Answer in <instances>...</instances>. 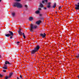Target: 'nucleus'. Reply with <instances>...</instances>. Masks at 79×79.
I'll list each match as a JSON object with an SVG mask.
<instances>
[{"label": "nucleus", "instance_id": "nucleus-1", "mask_svg": "<svg viewBox=\"0 0 79 79\" xmlns=\"http://www.w3.org/2000/svg\"><path fill=\"white\" fill-rule=\"evenodd\" d=\"M40 48V47L39 46L37 45L35 47L33 50H32L31 51V54L32 55H34L37 52Z\"/></svg>", "mask_w": 79, "mask_h": 79}, {"label": "nucleus", "instance_id": "nucleus-2", "mask_svg": "<svg viewBox=\"0 0 79 79\" xmlns=\"http://www.w3.org/2000/svg\"><path fill=\"white\" fill-rule=\"evenodd\" d=\"M37 27V26L35 25H32V24H31L30 25V31L31 32H34V30Z\"/></svg>", "mask_w": 79, "mask_h": 79}, {"label": "nucleus", "instance_id": "nucleus-3", "mask_svg": "<svg viewBox=\"0 0 79 79\" xmlns=\"http://www.w3.org/2000/svg\"><path fill=\"white\" fill-rule=\"evenodd\" d=\"M14 6H16L17 8H21L23 7V5L22 4L17 2L14 3Z\"/></svg>", "mask_w": 79, "mask_h": 79}, {"label": "nucleus", "instance_id": "nucleus-4", "mask_svg": "<svg viewBox=\"0 0 79 79\" xmlns=\"http://www.w3.org/2000/svg\"><path fill=\"white\" fill-rule=\"evenodd\" d=\"M9 34H5V35L6 37H10V35H13V33L11 31H9Z\"/></svg>", "mask_w": 79, "mask_h": 79}, {"label": "nucleus", "instance_id": "nucleus-5", "mask_svg": "<svg viewBox=\"0 0 79 79\" xmlns=\"http://www.w3.org/2000/svg\"><path fill=\"white\" fill-rule=\"evenodd\" d=\"M40 35L43 38H44V37H46V34H45V33H44V34H41Z\"/></svg>", "mask_w": 79, "mask_h": 79}, {"label": "nucleus", "instance_id": "nucleus-6", "mask_svg": "<svg viewBox=\"0 0 79 79\" xmlns=\"http://www.w3.org/2000/svg\"><path fill=\"white\" fill-rule=\"evenodd\" d=\"M21 31V28H19V30L18 31V33L20 35H23V33Z\"/></svg>", "mask_w": 79, "mask_h": 79}, {"label": "nucleus", "instance_id": "nucleus-7", "mask_svg": "<svg viewBox=\"0 0 79 79\" xmlns=\"http://www.w3.org/2000/svg\"><path fill=\"white\" fill-rule=\"evenodd\" d=\"M51 4V3L50 2H48V6H47V7L48 8H50V7L51 6V5H50Z\"/></svg>", "mask_w": 79, "mask_h": 79}, {"label": "nucleus", "instance_id": "nucleus-8", "mask_svg": "<svg viewBox=\"0 0 79 79\" xmlns=\"http://www.w3.org/2000/svg\"><path fill=\"white\" fill-rule=\"evenodd\" d=\"M3 69H7V65L6 64L4 65V67H3Z\"/></svg>", "mask_w": 79, "mask_h": 79}, {"label": "nucleus", "instance_id": "nucleus-9", "mask_svg": "<svg viewBox=\"0 0 79 79\" xmlns=\"http://www.w3.org/2000/svg\"><path fill=\"white\" fill-rule=\"evenodd\" d=\"M41 23V21L40 20H39L38 21H37L36 22V24H40V23Z\"/></svg>", "mask_w": 79, "mask_h": 79}, {"label": "nucleus", "instance_id": "nucleus-10", "mask_svg": "<svg viewBox=\"0 0 79 79\" xmlns=\"http://www.w3.org/2000/svg\"><path fill=\"white\" fill-rule=\"evenodd\" d=\"M12 17H15V15H16V13L15 12H12Z\"/></svg>", "mask_w": 79, "mask_h": 79}, {"label": "nucleus", "instance_id": "nucleus-11", "mask_svg": "<svg viewBox=\"0 0 79 79\" xmlns=\"http://www.w3.org/2000/svg\"><path fill=\"white\" fill-rule=\"evenodd\" d=\"M5 64H11L10 63V62H9V61H6L5 62Z\"/></svg>", "mask_w": 79, "mask_h": 79}, {"label": "nucleus", "instance_id": "nucleus-12", "mask_svg": "<svg viewBox=\"0 0 79 79\" xmlns=\"http://www.w3.org/2000/svg\"><path fill=\"white\" fill-rule=\"evenodd\" d=\"M13 73H11L9 74V77H11V76L13 75Z\"/></svg>", "mask_w": 79, "mask_h": 79}, {"label": "nucleus", "instance_id": "nucleus-13", "mask_svg": "<svg viewBox=\"0 0 79 79\" xmlns=\"http://www.w3.org/2000/svg\"><path fill=\"white\" fill-rule=\"evenodd\" d=\"M48 1V0H44V1H42V3H43L44 4V3H45L44 2H47Z\"/></svg>", "mask_w": 79, "mask_h": 79}, {"label": "nucleus", "instance_id": "nucleus-14", "mask_svg": "<svg viewBox=\"0 0 79 79\" xmlns=\"http://www.w3.org/2000/svg\"><path fill=\"white\" fill-rule=\"evenodd\" d=\"M40 8H42V7H44V5H43L42 3H40Z\"/></svg>", "mask_w": 79, "mask_h": 79}, {"label": "nucleus", "instance_id": "nucleus-15", "mask_svg": "<svg viewBox=\"0 0 79 79\" xmlns=\"http://www.w3.org/2000/svg\"><path fill=\"white\" fill-rule=\"evenodd\" d=\"M30 21H32L33 20V18L32 17H30L29 18Z\"/></svg>", "mask_w": 79, "mask_h": 79}, {"label": "nucleus", "instance_id": "nucleus-16", "mask_svg": "<svg viewBox=\"0 0 79 79\" xmlns=\"http://www.w3.org/2000/svg\"><path fill=\"white\" fill-rule=\"evenodd\" d=\"M40 13V11L39 10H37L35 12V13L36 14H39V13Z\"/></svg>", "mask_w": 79, "mask_h": 79}, {"label": "nucleus", "instance_id": "nucleus-17", "mask_svg": "<svg viewBox=\"0 0 79 79\" xmlns=\"http://www.w3.org/2000/svg\"><path fill=\"white\" fill-rule=\"evenodd\" d=\"M10 78V77L8 76H6L5 77V79H8Z\"/></svg>", "mask_w": 79, "mask_h": 79}, {"label": "nucleus", "instance_id": "nucleus-18", "mask_svg": "<svg viewBox=\"0 0 79 79\" xmlns=\"http://www.w3.org/2000/svg\"><path fill=\"white\" fill-rule=\"evenodd\" d=\"M56 3H55L54 4L53 6V8H55L56 7Z\"/></svg>", "mask_w": 79, "mask_h": 79}, {"label": "nucleus", "instance_id": "nucleus-19", "mask_svg": "<svg viewBox=\"0 0 79 79\" xmlns=\"http://www.w3.org/2000/svg\"><path fill=\"white\" fill-rule=\"evenodd\" d=\"M22 34H23V37L24 39H26V36L24 35V33H23Z\"/></svg>", "mask_w": 79, "mask_h": 79}, {"label": "nucleus", "instance_id": "nucleus-20", "mask_svg": "<svg viewBox=\"0 0 79 79\" xmlns=\"http://www.w3.org/2000/svg\"><path fill=\"white\" fill-rule=\"evenodd\" d=\"M25 7L26 8H27V5H25Z\"/></svg>", "mask_w": 79, "mask_h": 79}, {"label": "nucleus", "instance_id": "nucleus-21", "mask_svg": "<svg viewBox=\"0 0 79 79\" xmlns=\"http://www.w3.org/2000/svg\"><path fill=\"white\" fill-rule=\"evenodd\" d=\"M10 39H12L13 38V35H10Z\"/></svg>", "mask_w": 79, "mask_h": 79}, {"label": "nucleus", "instance_id": "nucleus-22", "mask_svg": "<svg viewBox=\"0 0 79 79\" xmlns=\"http://www.w3.org/2000/svg\"><path fill=\"white\" fill-rule=\"evenodd\" d=\"M3 72H4V73H6V70H3Z\"/></svg>", "mask_w": 79, "mask_h": 79}, {"label": "nucleus", "instance_id": "nucleus-23", "mask_svg": "<svg viewBox=\"0 0 79 79\" xmlns=\"http://www.w3.org/2000/svg\"><path fill=\"white\" fill-rule=\"evenodd\" d=\"M19 43H20V42H19V41L18 42H17V45H19Z\"/></svg>", "mask_w": 79, "mask_h": 79}, {"label": "nucleus", "instance_id": "nucleus-24", "mask_svg": "<svg viewBox=\"0 0 79 79\" xmlns=\"http://www.w3.org/2000/svg\"><path fill=\"white\" fill-rule=\"evenodd\" d=\"M20 78H23V77H22V75H20Z\"/></svg>", "mask_w": 79, "mask_h": 79}, {"label": "nucleus", "instance_id": "nucleus-25", "mask_svg": "<svg viewBox=\"0 0 79 79\" xmlns=\"http://www.w3.org/2000/svg\"><path fill=\"white\" fill-rule=\"evenodd\" d=\"M61 6H59V10H60V9H61Z\"/></svg>", "mask_w": 79, "mask_h": 79}, {"label": "nucleus", "instance_id": "nucleus-26", "mask_svg": "<svg viewBox=\"0 0 79 79\" xmlns=\"http://www.w3.org/2000/svg\"><path fill=\"white\" fill-rule=\"evenodd\" d=\"M2 76H3V75H1L0 74V77H2Z\"/></svg>", "mask_w": 79, "mask_h": 79}, {"label": "nucleus", "instance_id": "nucleus-27", "mask_svg": "<svg viewBox=\"0 0 79 79\" xmlns=\"http://www.w3.org/2000/svg\"><path fill=\"white\" fill-rule=\"evenodd\" d=\"M41 9L40 8H38V10H41Z\"/></svg>", "mask_w": 79, "mask_h": 79}, {"label": "nucleus", "instance_id": "nucleus-28", "mask_svg": "<svg viewBox=\"0 0 79 79\" xmlns=\"http://www.w3.org/2000/svg\"><path fill=\"white\" fill-rule=\"evenodd\" d=\"M16 1L17 2H20V1H21V0H16Z\"/></svg>", "mask_w": 79, "mask_h": 79}, {"label": "nucleus", "instance_id": "nucleus-29", "mask_svg": "<svg viewBox=\"0 0 79 79\" xmlns=\"http://www.w3.org/2000/svg\"><path fill=\"white\" fill-rule=\"evenodd\" d=\"M44 10H46V9H47V8H46L45 7H44Z\"/></svg>", "mask_w": 79, "mask_h": 79}, {"label": "nucleus", "instance_id": "nucleus-30", "mask_svg": "<svg viewBox=\"0 0 79 79\" xmlns=\"http://www.w3.org/2000/svg\"><path fill=\"white\" fill-rule=\"evenodd\" d=\"M40 16H42V14H40Z\"/></svg>", "mask_w": 79, "mask_h": 79}, {"label": "nucleus", "instance_id": "nucleus-31", "mask_svg": "<svg viewBox=\"0 0 79 79\" xmlns=\"http://www.w3.org/2000/svg\"><path fill=\"white\" fill-rule=\"evenodd\" d=\"M17 79H19V77H17Z\"/></svg>", "mask_w": 79, "mask_h": 79}, {"label": "nucleus", "instance_id": "nucleus-32", "mask_svg": "<svg viewBox=\"0 0 79 79\" xmlns=\"http://www.w3.org/2000/svg\"><path fill=\"white\" fill-rule=\"evenodd\" d=\"M2 2V0H0V2Z\"/></svg>", "mask_w": 79, "mask_h": 79}, {"label": "nucleus", "instance_id": "nucleus-33", "mask_svg": "<svg viewBox=\"0 0 79 79\" xmlns=\"http://www.w3.org/2000/svg\"><path fill=\"white\" fill-rule=\"evenodd\" d=\"M1 58V55H0V58Z\"/></svg>", "mask_w": 79, "mask_h": 79}, {"label": "nucleus", "instance_id": "nucleus-34", "mask_svg": "<svg viewBox=\"0 0 79 79\" xmlns=\"http://www.w3.org/2000/svg\"><path fill=\"white\" fill-rule=\"evenodd\" d=\"M30 0V1H31V0Z\"/></svg>", "mask_w": 79, "mask_h": 79}, {"label": "nucleus", "instance_id": "nucleus-35", "mask_svg": "<svg viewBox=\"0 0 79 79\" xmlns=\"http://www.w3.org/2000/svg\"><path fill=\"white\" fill-rule=\"evenodd\" d=\"M1 32L0 31V33Z\"/></svg>", "mask_w": 79, "mask_h": 79}]
</instances>
